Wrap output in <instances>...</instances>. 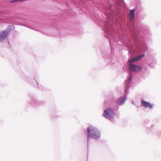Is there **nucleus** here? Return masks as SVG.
Returning a JSON list of instances; mask_svg holds the SVG:
<instances>
[{
    "instance_id": "8",
    "label": "nucleus",
    "mask_w": 161,
    "mask_h": 161,
    "mask_svg": "<svg viewBox=\"0 0 161 161\" xmlns=\"http://www.w3.org/2000/svg\"><path fill=\"white\" fill-rule=\"evenodd\" d=\"M125 97H120L117 101V103L119 105L122 104L125 101Z\"/></svg>"
},
{
    "instance_id": "6",
    "label": "nucleus",
    "mask_w": 161,
    "mask_h": 161,
    "mask_svg": "<svg viewBox=\"0 0 161 161\" xmlns=\"http://www.w3.org/2000/svg\"><path fill=\"white\" fill-rule=\"evenodd\" d=\"M144 54L138 56L136 58H132L128 60L129 63H130L135 61H137L142 58Z\"/></svg>"
},
{
    "instance_id": "7",
    "label": "nucleus",
    "mask_w": 161,
    "mask_h": 161,
    "mask_svg": "<svg viewBox=\"0 0 161 161\" xmlns=\"http://www.w3.org/2000/svg\"><path fill=\"white\" fill-rule=\"evenodd\" d=\"M135 9H132L130 10V13L129 15L130 19V21H132L134 19Z\"/></svg>"
},
{
    "instance_id": "1",
    "label": "nucleus",
    "mask_w": 161,
    "mask_h": 161,
    "mask_svg": "<svg viewBox=\"0 0 161 161\" xmlns=\"http://www.w3.org/2000/svg\"><path fill=\"white\" fill-rule=\"evenodd\" d=\"M87 132L89 136L91 137L93 139H97L100 136L99 131L92 126H90L88 128Z\"/></svg>"
},
{
    "instance_id": "9",
    "label": "nucleus",
    "mask_w": 161,
    "mask_h": 161,
    "mask_svg": "<svg viewBox=\"0 0 161 161\" xmlns=\"http://www.w3.org/2000/svg\"><path fill=\"white\" fill-rule=\"evenodd\" d=\"M132 80V77L130 76H130L128 78V81H130Z\"/></svg>"
},
{
    "instance_id": "3",
    "label": "nucleus",
    "mask_w": 161,
    "mask_h": 161,
    "mask_svg": "<svg viewBox=\"0 0 161 161\" xmlns=\"http://www.w3.org/2000/svg\"><path fill=\"white\" fill-rule=\"evenodd\" d=\"M130 66V69L131 71L134 72H136L138 71H141L142 70L141 67L137 65L131 63H130L129 64Z\"/></svg>"
},
{
    "instance_id": "5",
    "label": "nucleus",
    "mask_w": 161,
    "mask_h": 161,
    "mask_svg": "<svg viewBox=\"0 0 161 161\" xmlns=\"http://www.w3.org/2000/svg\"><path fill=\"white\" fill-rule=\"evenodd\" d=\"M8 33L6 31H3L0 33V42L4 39L6 37Z\"/></svg>"
},
{
    "instance_id": "4",
    "label": "nucleus",
    "mask_w": 161,
    "mask_h": 161,
    "mask_svg": "<svg viewBox=\"0 0 161 161\" xmlns=\"http://www.w3.org/2000/svg\"><path fill=\"white\" fill-rule=\"evenodd\" d=\"M141 103L143 106L145 108H149L151 109L153 108V105L149 102H147L144 100H142Z\"/></svg>"
},
{
    "instance_id": "2",
    "label": "nucleus",
    "mask_w": 161,
    "mask_h": 161,
    "mask_svg": "<svg viewBox=\"0 0 161 161\" xmlns=\"http://www.w3.org/2000/svg\"><path fill=\"white\" fill-rule=\"evenodd\" d=\"M114 112L111 109L108 108L104 111L103 115L106 118L111 119L114 117Z\"/></svg>"
}]
</instances>
